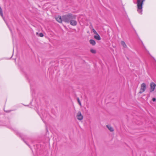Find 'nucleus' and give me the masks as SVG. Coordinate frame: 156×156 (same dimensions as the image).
I'll list each match as a JSON object with an SVG mask.
<instances>
[{"instance_id":"11","label":"nucleus","mask_w":156,"mask_h":156,"mask_svg":"<svg viewBox=\"0 0 156 156\" xmlns=\"http://www.w3.org/2000/svg\"><path fill=\"white\" fill-rule=\"evenodd\" d=\"M0 14L2 17H3V11L1 7L0 8Z\"/></svg>"},{"instance_id":"5","label":"nucleus","mask_w":156,"mask_h":156,"mask_svg":"<svg viewBox=\"0 0 156 156\" xmlns=\"http://www.w3.org/2000/svg\"><path fill=\"white\" fill-rule=\"evenodd\" d=\"M56 20L59 23H62L63 21L62 16H58L57 17L55 18Z\"/></svg>"},{"instance_id":"7","label":"nucleus","mask_w":156,"mask_h":156,"mask_svg":"<svg viewBox=\"0 0 156 156\" xmlns=\"http://www.w3.org/2000/svg\"><path fill=\"white\" fill-rule=\"evenodd\" d=\"M89 42L93 46H94L96 44V42L93 39H90L89 40Z\"/></svg>"},{"instance_id":"17","label":"nucleus","mask_w":156,"mask_h":156,"mask_svg":"<svg viewBox=\"0 0 156 156\" xmlns=\"http://www.w3.org/2000/svg\"><path fill=\"white\" fill-rule=\"evenodd\" d=\"M39 36L41 37H43L44 36V34L42 33H40L39 34Z\"/></svg>"},{"instance_id":"13","label":"nucleus","mask_w":156,"mask_h":156,"mask_svg":"<svg viewBox=\"0 0 156 156\" xmlns=\"http://www.w3.org/2000/svg\"><path fill=\"white\" fill-rule=\"evenodd\" d=\"M145 88H141L140 91L139 92L140 94H141L143 92H144L145 90Z\"/></svg>"},{"instance_id":"9","label":"nucleus","mask_w":156,"mask_h":156,"mask_svg":"<svg viewBox=\"0 0 156 156\" xmlns=\"http://www.w3.org/2000/svg\"><path fill=\"white\" fill-rule=\"evenodd\" d=\"M121 44L123 47L127 48V45L123 41H122L121 42Z\"/></svg>"},{"instance_id":"16","label":"nucleus","mask_w":156,"mask_h":156,"mask_svg":"<svg viewBox=\"0 0 156 156\" xmlns=\"http://www.w3.org/2000/svg\"><path fill=\"white\" fill-rule=\"evenodd\" d=\"M92 31L94 34H98L94 28H93Z\"/></svg>"},{"instance_id":"20","label":"nucleus","mask_w":156,"mask_h":156,"mask_svg":"<svg viewBox=\"0 0 156 156\" xmlns=\"http://www.w3.org/2000/svg\"><path fill=\"white\" fill-rule=\"evenodd\" d=\"M142 45H143V46H144V48H145V46L144 45V44H143V43L142 42Z\"/></svg>"},{"instance_id":"12","label":"nucleus","mask_w":156,"mask_h":156,"mask_svg":"<svg viewBox=\"0 0 156 156\" xmlns=\"http://www.w3.org/2000/svg\"><path fill=\"white\" fill-rule=\"evenodd\" d=\"M90 52L93 54H95L96 53V51L95 50L93 49H91L90 50Z\"/></svg>"},{"instance_id":"21","label":"nucleus","mask_w":156,"mask_h":156,"mask_svg":"<svg viewBox=\"0 0 156 156\" xmlns=\"http://www.w3.org/2000/svg\"><path fill=\"white\" fill-rule=\"evenodd\" d=\"M4 111L5 112H10V111H5L4 110Z\"/></svg>"},{"instance_id":"18","label":"nucleus","mask_w":156,"mask_h":156,"mask_svg":"<svg viewBox=\"0 0 156 156\" xmlns=\"http://www.w3.org/2000/svg\"><path fill=\"white\" fill-rule=\"evenodd\" d=\"M152 100L153 101H155L156 99V98H153L152 99Z\"/></svg>"},{"instance_id":"10","label":"nucleus","mask_w":156,"mask_h":156,"mask_svg":"<svg viewBox=\"0 0 156 156\" xmlns=\"http://www.w3.org/2000/svg\"><path fill=\"white\" fill-rule=\"evenodd\" d=\"M151 88H155L156 87V85L154 83H151L150 84Z\"/></svg>"},{"instance_id":"22","label":"nucleus","mask_w":156,"mask_h":156,"mask_svg":"<svg viewBox=\"0 0 156 156\" xmlns=\"http://www.w3.org/2000/svg\"><path fill=\"white\" fill-rule=\"evenodd\" d=\"M1 8V7L0 6V8Z\"/></svg>"},{"instance_id":"3","label":"nucleus","mask_w":156,"mask_h":156,"mask_svg":"<svg viewBox=\"0 0 156 156\" xmlns=\"http://www.w3.org/2000/svg\"><path fill=\"white\" fill-rule=\"evenodd\" d=\"M76 16H75V18H74L70 21V24L73 26H76L77 24V22L76 20Z\"/></svg>"},{"instance_id":"19","label":"nucleus","mask_w":156,"mask_h":156,"mask_svg":"<svg viewBox=\"0 0 156 156\" xmlns=\"http://www.w3.org/2000/svg\"><path fill=\"white\" fill-rule=\"evenodd\" d=\"M154 89L155 88H151V92L154 91Z\"/></svg>"},{"instance_id":"14","label":"nucleus","mask_w":156,"mask_h":156,"mask_svg":"<svg viewBox=\"0 0 156 156\" xmlns=\"http://www.w3.org/2000/svg\"><path fill=\"white\" fill-rule=\"evenodd\" d=\"M146 87V84L145 83H143L141 85V88H145Z\"/></svg>"},{"instance_id":"15","label":"nucleus","mask_w":156,"mask_h":156,"mask_svg":"<svg viewBox=\"0 0 156 156\" xmlns=\"http://www.w3.org/2000/svg\"><path fill=\"white\" fill-rule=\"evenodd\" d=\"M77 101H78L79 104L80 105H81V102L80 101V99H79V98H77Z\"/></svg>"},{"instance_id":"6","label":"nucleus","mask_w":156,"mask_h":156,"mask_svg":"<svg viewBox=\"0 0 156 156\" xmlns=\"http://www.w3.org/2000/svg\"><path fill=\"white\" fill-rule=\"evenodd\" d=\"M96 35H94V37L97 40H101V38L100 36V35L98 34H96Z\"/></svg>"},{"instance_id":"8","label":"nucleus","mask_w":156,"mask_h":156,"mask_svg":"<svg viewBox=\"0 0 156 156\" xmlns=\"http://www.w3.org/2000/svg\"><path fill=\"white\" fill-rule=\"evenodd\" d=\"M106 127L108 128V129L111 132H113L114 131V129L112 127L108 125H106Z\"/></svg>"},{"instance_id":"1","label":"nucleus","mask_w":156,"mask_h":156,"mask_svg":"<svg viewBox=\"0 0 156 156\" xmlns=\"http://www.w3.org/2000/svg\"><path fill=\"white\" fill-rule=\"evenodd\" d=\"M75 15L71 13H68L62 16L63 21L67 23H69L70 21L75 18Z\"/></svg>"},{"instance_id":"2","label":"nucleus","mask_w":156,"mask_h":156,"mask_svg":"<svg viewBox=\"0 0 156 156\" xmlns=\"http://www.w3.org/2000/svg\"><path fill=\"white\" fill-rule=\"evenodd\" d=\"M145 0H137V11L140 14H142V5Z\"/></svg>"},{"instance_id":"4","label":"nucleus","mask_w":156,"mask_h":156,"mask_svg":"<svg viewBox=\"0 0 156 156\" xmlns=\"http://www.w3.org/2000/svg\"><path fill=\"white\" fill-rule=\"evenodd\" d=\"M76 117L77 119L79 120H81L83 119V117L82 115L81 112H78Z\"/></svg>"}]
</instances>
